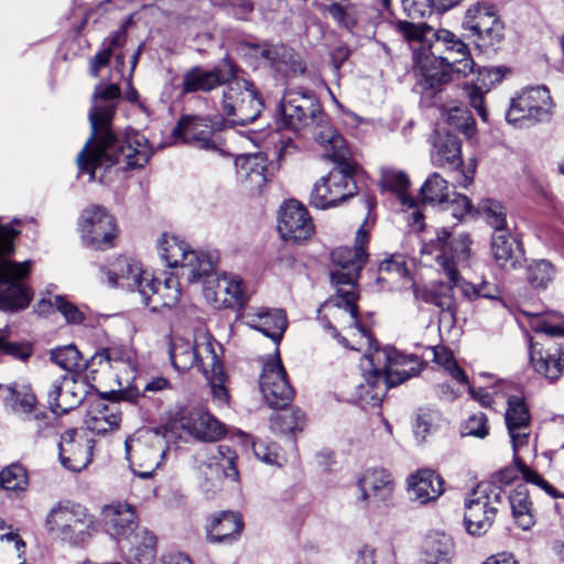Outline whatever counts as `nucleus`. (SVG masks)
Wrapping results in <instances>:
<instances>
[{
  "label": "nucleus",
  "instance_id": "obj_1",
  "mask_svg": "<svg viewBox=\"0 0 564 564\" xmlns=\"http://www.w3.org/2000/svg\"><path fill=\"white\" fill-rule=\"evenodd\" d=\"M120 97L117 84L98 85L94 91V105L89 112L91 134L77 155L79 172H86L94 178L99 167L123 164L124 169L143 166L152 155L148 139L138 133H129L118 139L111 132V121L116 111V101Z\"/></svg>",
  "mask_w": 564,
  "mask_h": 564
},
{
  "label": "nucleus",
  "instance_id": "obj_2",
  "mask_svg": "<svg viewBox=\"0 0 564 564\" xmlns=\"http://www.w3.org/2000/svg\"><path fill=\"white\" fill-rule=\"evenodd\" d=\"M471 239L468 234H459L452 238L451 232L442 229L436 232V237L424 246V252L440 251L435 257L441 272L448 279V285L444 283H434L432 286H417L412 284L413 296L417 302L433 304L441 311V322L448 321L454 324L457 313V302L454 296L453 288H458L463 297L469 302L478 299L495 300L499 297V290L496 284L484 281L474 284L459 274V270L469 269L474 262V256L470 250Z\"/></svg>",
  "mask_w": 564,
  "mask_h": 564
},
{
  "label": "nucleus",
  "instance_id": "obj_3",
  "mask_svg": "<svg viewBox=\"0 0 564 564\" xmlns=\"http://www.w3.org/2000/svg\"><path fill=\"white\" fill-rule=\"evenodd\" d=\"M397 30L413 43L414 72L422 93L429 96L441 93L442 86L448 83V72L440 57H452L464 47V42L451 31L435 30L426 23L399 21Z\"/></svg>",
  "mask_w": 564,
  "mask_h": 564
},
{
  "label": "nucleus",
  "instance_id": "obj_4",
  "mask_svg": "<svg viewBox=\"0 0 564 564\" xmlns=\"http://www.w3.org/2000/svg\"><path fill=\"white\" fill-rule=\"evenodd\" d=\"M369 241V234L362 225L356 232L355 246L339 247L332 251V260L339 268L330 273V279L337 289L336 297L329 300L326 305L345 310L349 312L351 325L359 330L361 336L367 343H370V337L365 327L360 326L358 322V295L355 290V284L359 278V272L368 260L366 246Z\"/></svg>",
  "mask_w": 564,
  "mask_h": 564
},
{
  "label": "nucleus",
  "instance_id": "obj_5",
  "mask_svg": "<svg viewBox=\"0 0 564 564\" xmlns=\"http://www.w3.org/2000/svg\"><path fill=\"white\" fill-rule=\"evenodd\" d=\"M18 234L10 225H0V310L3 311L23 310L32 300L30 289L22 282L29 275L31 262L4 259L13 253Z\"/></svg>",
  "mask_w": 564,
  "mask_h": 564
},
{
  "label": "nucleus",
  "instance_id": "obj_6",
  "mask_svg": "<svg viewBox=\"0 0 564 564\" xmlns=\"http://www.w3.org/2000/svg\"><path fill=\"white\" fill-rule=\"evenodd\" d=\"M536 336L530 345V362L535 372L550 381L564 373V325L538 317L531 323Z\"/></svg>",
  "mask_w": 564,
  "mask_h": 564
},
{
  "label": "nucleus",
  "instance_id": "obj_7",
  "mask_svg": "<svg viewBox=\"0 0 564 564\" xmlns=\"http://www.w3.org/2000/svg\"><path fill=\"white\" fill-rule=\"evenodd\" d=\"M369 365L367 382L372 388H381L386 392L406 379L416 376L422 362L413 355H402L392 347L377 348L366 356Z\"/></svg>",
  "mask_w": 564,
  "mask_h": 564
},
{
  "label": "nucleus",
  "instance_id": "obj_8",
  "mask_svg": "<svg viewBox=\"0 0 564 564\" xmlns=\"http://www.w3.org/2000/svg\"><path fill=\"white\" fill-rule=\"evenodd\" d=\"M93 525L94 517L87 508L69 500L56 502L45 518L48 534L72 546L85 543Z\"/></svg>",
  "mask_w": 564,
  "mask_h": 564
},
{
  "label": "nucleus",
  "instance_id": "obj_9",
  "mask_svg": "<svg viewBox=\"0 0 564 564\" xmlns=\"http://www.w3.org/2000/svg\"><path fill=\"white\" fill-rule=\"evenodd\" d=\"M336 163V167L314 184L310 194L311 206L318 209L334 208L357 193L354 180L356 164L351 161Z\"/></svg>",
  "mask_w": 564,
  "mask_h": 564
},
{
  "label": "nucleus",
  "instance_id": "obj_10",
  "mask_svg": "<svg viewBox=\"0 0 564 564\" xmlns=\"http://www.w3.org/2000/svg\"><path fill=\"white\" fill-rule=\"evenodd\" d=\"M221 108L232 124L246 126L260 116L263 102L254 86L235 73L223 91Z\"/></svg>",
  "mask_w": 564,
  "mask_h": 564
},
{
  "label": "nucleus",
  "instance_id": "obj_11",
  "mask_svg": "<svg viewBox=\"0 0 564 564\" xmlns=\"http://www.w3.org/2000/svg\"><path fill=\"white\" fill-rule=\"evenodd\" d=\"M502 491L491 485H479L465 498L464 525L470 535L480 536L492 525Z\"/></svg>",
  "mask_w": 564,
  "mask_h": 564
},
{
  "label": "nucleus",
  "instance_id": "obj_12",
  "mask_svg": "<svg viewBox=\"0 0 564 564\" xmlns=\"http://www.w3.org/2000/svg\"><path fill=\"white\" fill-rule=\"evenodd\" d=\"M552 107V98L546 87L527 88L511 99L506 119L514 126H529L547 120Z\"/></svg>",
  "mask_w": 564,
  "mask_h": 564
},
{
  "label": "nucleus",
  "instance_id": "obj_13",
  "mask_svg": "<svg viewBox=\"0 0 564 564\" xmlns=\"http://www.w3.org/2000/svg\"><path fill=\"white\" fill-rule=\"evenodd\" d=\"M357 502L365 509H380L392 505L395 480L383 467L367 468L357 479Z\"/></svg>",
  "mask_w": 564,
  "mask_h": 564
},
{
  "label": "nucleus",
  "instance_id": "obj_14",
  "mask_svg": "<svg viewBox=\"0 0 564 564\" xmlns=\"http://www.w3.org/2000/svg\"><path fill=\"white\" fill-rule=\"evenodd\" d=\"M79 229L84 242L97 250L113 247L118 235L115 217L100 205H91L83 210Z\"/></svg>",
  "mask_w": 564,
  "mask_h": 564
},
{
  "label": "nucleus",
  "instance_id": "obj_15",
  "mask_svg": "<svg viewBox=\"0 0 564 564\" xmlns=\"http://www.w3.org/2000/svg\"><path fill=\"white\" fill-rule=\"evenodd\" d=\"M282 126L294 131L319 124L322 110L314 95L289 90L281 100Z\"/></svg>",
  "mask_w": 564,
  "mask_h": 564
},
{
  "label": "nucleus",
  "instance_id": "obj_16",
  "mask_svg": "<svg viewBox=\"0 0 564 564\" xmlns=\"http://www.w3.org/2000/svg\"><path fill=\"white\" fill-rule=\"evenodd\" d=\"M176 142L189 143L206 151L227 155L224 140L210 124L208 118L198 116H182L172 131Z\"/></svg>",
  "mask_w": 564,
  "mask_h": 564
},
{
  "label": "nucleus",
  "instance_id": "obj_17",
  "mask_svg": "<svg viewBox=\"0 0 564 564\" xmlns=\"http://www.w3.org/2000/svg\"><path fill=\"white\" fill-rule=\"evenodd\" d=\"M124 447L128 459L138 467L133 468L134 474L141 478L152 477L164 460L167 449L165 442L159 435H153L149 442L127 438Z\"/></svg>",
  "mask_w": 564,
  "mask_h": 564
},
{
  "label": "nucleus",
  "instance_id": "obj_18",
  "mask_svg": "<svg viewBox=\"0 0 564 564\" xmlns=\"http://www.w3.org/2000/svg\"><path fill=\"white\" fill-rule=\"evenodd\" d=\"M278 230L283 240L300 242L313 235L314 225L305 206L290 199L281 207Z\"/></svg>",
  "mask_w": 564,
  "mask_h": 564
},
{
  "label": "nucleus",
  "instance_id": "obj_19",
  "mask_svg": "<svg viewBox=\"0 0 564 564\" xmlns=\"http://www.w3.org/2000/svg\"><path fill=\"white\" fill-rule=\"evenodd\" d=\"M259 384L263 398L271 408H284L293 399L294 391L280 359L264 364Z\"/></svg>",
  "mask_w": 564,
  "mask_h": 564
},
{
  "label": "nucleus",
  "instance_id": "obj_20",
  "mask_svg": "<svg viewBox=\"0 0 564 564\" xmlns=\"http://www.w3.org/2000/svg\"><path fill=\"white\" fill-rule=\"evenodd\" d=\"M463 26L490 45L500 42L503 37V24L494 7L489 4L477 3L469 8L466 11Z\"/></svg>",
  "mask_w": 564,
  "mask_h": 564
},
{
  "label": "nucleus",
  "instance_id": "obj_21",
  "mask_svg": "<svg viewBox=\"0 0 564 564\" xmlns=\"http://www.w3.org/2000/svg\"><path fill=\"white\" fill-rule=\"evenodd\" d=\"M138 292L142 303L153 312L175 306L181 297L180 283L174 275L161 281L149 273Z\"/></svg>",
  "mask_w": 564,
  "mask_h": 564
},
{
  "label": "nucleus",
  "instance_id": "obj_22",
  "mask_svg": "<svg viewBox=\"0 0 564 564\" xmlns=\"http://www.w3.org/2000/svg\"><path fill=\"white\" fill-rule=\"evenodd\" d=\"M235 77V66L229 61H224L210 70H205L199 66L192 67L183 75L184 94L208 93L218 86L227 85Z\"/></svg>",
  "mask_w": 564,
  "mask_h": 564
},
{
  "label": "nucleus",
  "instance_id": "obj_23",
  "mask_svg": "<svg viewBox=\"0 0 564 564\" xmlns=\"http://www.w3.org/2000/svg\"><path fill=\"white\" fill-rule=\"evenodd\" d=\"M239 318L247 326L257 329L278 344L288 327L286 314L280 308L250 306L245 308Z\"/></svg>",
  "mask_w": 564,
  "mask_h": 564
},
{
  "label": "nucleus",
  "instance_id": "obj_24",
  "mask_svg": "<svg viewBox=\"0 0 564 564\" xmlns=\"http://www.w3.org/2000/svg\"><path fill=\"white\" fill-rule=\"evenodd\" d=\"M101 522L105 531L120 544L130 540L131 534L139 527L134 507L120 502L102 508Z\"/></svg>",
  "mask_w": 564,
  "mask_h": 564
},
{
  "label": "nucleus",
  "instance_id": "obj_25",
  "mask_svg": "<svg viewBox=\"0 0 564 564\" xmlns=\"http://www.w3.org/2000/svg\"><path fill=\"white\" fill-rule=\"evenodd\" d=\"M61 464L68 470L80 471L91 462L94 441L78 436L76 430H68L58 444Z\"/></svg>",
  "mask_w": 564,
  "mask_h": 564
},
{
  "label": "nucleus",
  "instance_id": "obj_26",
  "mask_svg": "<svg viewBox=\"0 0 564 564\" xmlns=\"http://www.w3.org/2000/svg\"><path fill=\"white\" fill-rule=\"evenodd\" d=\"M431 161L434 166L457 170L463 164L462 142L445 129L435 130L431 137Z\"/></svg>",
  "mask_w": 564,
  "mask_h": 564
},
{
  "label": "nucleus",
  "instance_id": "obj_27",
  "mask_svg": "<svg viewBox=\"0 0 564 564\" xmlns=\"http://www.w3.org/2000/svg\"><path fill=\"white\" fill-rule=\"evenodd\" d=\"M121 422V405L116 400L98 399L90 403L85 416L87 430L104 435L117 430Z\"/></svg>",
  "mask_w": 564,
  "mask_h": 564
},
{
  "label": "nucleus",
  "instance_id": "obj_28",
  "mask_svg": "<svg viewBox=\"0 0 564 564\" xmlns=\"http://www.w3.org/2000/svg\"><path fill=\"white\" fill-rule=\"evenodd\" d=\"M47 397L53 413H67L83 402L84 387L75 380L74 375H65L53 382Z\"/></svg>",
  "mask_w": 564,
  "mask_h": 564
},
{
  "label": "nucleus",
  "instance_id": "obj_29",
  "mask_svg": "<svg viewBox=\"0 0 564 564\" xmlns=\"http://www.w3.org/2000/svg\"><path fill=\"white\" fill-rule=\"evenodd\" d=\"M101 273L110 286L126 288L130 291H139L149 274L139 261L128 258H118L112 268H102Z\"/></svg>",
  "mask_w": 564,
  "mask_h": 564
},
{
  "label": "nucleus",
  "instance_id": "obj_30",
  "mask_svg": "<svg viewBox=\"0 0 564 564\" xmlns=\"http://www.w3.org/2000/svg\"><path fill=\"white\" fill-rule=\"evenodd\" d=\"M506 424L514 451L528 443L530 435V413L529 409L520 397L512 395L508 399L506 411Z\"/></svg>",
  "mask_w": 564,
  "mask_h": 564
},
{
  "label": "nucleus",
  "instance_id": "obj_31",
  "mask_svg": "<svg viewBox=\"0 0 564 564\" xmlns=\"http://www.w3.org/2000/svg\"><path fill=\"white\" fill-rule=\"evenodd\" d=\"M180 427L188 435L202 441H216L224 433V425L210 413L192 410L180 420Z\"/></svg>",
  "mask_w": 564,
  "mask_h": 564
},
{
  "label": "nucleus",
  "instance_id": "obj_32",
  "mask_svg": "<svg viewBox=\"0 0 564 564\" xmlns=\"http://www.w3.org/2000/svg\"><path fill=\"white\" fill-rule=\"evenodd\" d=\"M196 367L204 376L210 373H220L224 370L218 351H221L220 345L205 332L196 334L194 341Z\"/></svg>",
  "mask_w": 564,
  "mask_h": 564
},
{
  "label": "nucleus",
  "instance_id": "obj_33",
  "mask_svg": "<svg viewBox=\"0 0 564 564\" xmlns=\"http://www.w3.org/2000/svg\"><path fill=\"white\" fill-rule=\"evenodd\" d=\"M409 494L411 499L425 505L435 501L444 491L443 479L433 470H420L409 478Z\"/></svg>",
  "mask_w": 564,
  "mask_h": 564
},
{
  "label": "nucleus",
  "instance_id": "obj_34",
  "mask_svg": "<svg viewBox=\"0 0 564 564\" xmlns=\"http://www.w3.org/2000/svg\"><path fill=\"white\" fill-rule=\"evenodd\" d=\"M243 527L241 518L234 512H220L209 519L206 525L207 540L210 543H227L235 540Z\"/></svg>",
  "mask_w": 564,
  "mask_h": 564
},
{
  "label": "nucleus",
  "instance_id": "obj_35",
  "mask_svg": "<svg viewBox=\"0 0 564 564\" xmlns=\"http://www.w3.org/2000/svg\"><path fill=\"white\" fill-rule=\"evenodd\" d=\"M131 564H142L154 556L156 538L144 528H139L131 534L130 540L122 543Z\"/></svg>",
  "mask_w": 564,
  "mask_h": 564
},
{
  "label": "nucleus",
  "instance_id": "obj_36",
  "mask_svg": "<svg viewBox=\"0 0 564 564\" xmlns=\"http://www.w3.org/2000/svg\"><path fill=\"white\" fill-rule=\"evenodd\" d=\"M217 261L218 257L216 254L197 252L191 249L178 268L182 270V276L188 282H195L208 275L214 270Z\"/></svg>",
  "mask_w": 564,
  "mask_h": 564
},
{
  "label": "nucleus",
  "instance_id": "obj_37",
  "mask_svg": "<svg viewBox=\"0 0 564 564\" xmlns=\"http://www.w3.org/2000/svg\"><path fill=\"white\" fill-rule=\"evenodd\" d=\"M423 553L426 564H449L453 555V541L444 533H431L424 539Z\"/></svg>",
  "mask_w": 564,
  "mask_h": 564
},
{
  "label": "nucleus",
  "instance_id": "obj_38",
  "mask_svg": "<svg viewBox=\"0 0 564 564\" xmlns=\"http://www.w3.org/2000/svg\"><path fill=\"white\" fill-rule=\"evenodd\" d=\"M315 139L324 148L325 155L332 161H350V151L345 140L330 126H319V130L315 132Z\"/></svg>",
  "mask_w": 564,
  "mask_h": 564
},
{
  "label": "nucleus",
  "instance_id": "obj_39",
  "mask_svg": "<svg viewBox=\"0 0 564 564\" xmlns=\"http://www.w3.org/2000/svg\"><path fill=\"white\" fill-rule=\"evenodd\" d=\"M512 516L522 530H529L534 524L532 502L525 485H519L509 496Z\"/></svg>",
  "mask_w": 564,
  "mask_h": 564
},
{
  "label": "nucleus",
  "instance_id": "obj_40",
  "mask_svg": "<svg viewBox=\"0 0 564 564\" xmlns=\"http://www.w3.org/2000/svg\"><path fill=\"white\" fill-rule=\"evenodd\" d=\"M519 246L514 238L507 231L494 232L491 250L494 259L501 268H513L516 264V252Z\"/></svg>",
  "mask_w": 564,
  "mask_h": 564
},
{
  "label": "nucleus",
  "instance_id": "obj_41",
  "mask_svg": "<svg viewBox=\"0 0 564 564\" xmlns=\"http://www.w3.org/2000/svg\"><path fill=\"white\" fill-rule=\"evenodd\" d=\"M217 289L218 291L214 293V300L218 301V294L224 293L228 297H225L223 302L228 306H242L248 300L246 288L241 278L238 275L224 274L220 279L217 280Z\"/></svg>",
  "mask_w": 564,
  "mask_h": 564
},
{
  "label": "nucleus",
  "instance_id": "obj_42",
  "mask_svg": "<svg viewBox=\"0 0 564 564\" xmlns=\"http://www.w3.org/2000/svg\"><path fill=\"white\" fill-rule=\"evenodd\" d=\"M442 116L448 127L462 132L467 138L475 133V121L470 112L457 102L442 106Z\"/></svg>",
  "mask_w": 564,
  "mask_h": 564
},
{
  "label": "nucleus",
  "instance_id": "obj_43",
  "mask_svg": "<svg viewBox=\"0 0 564 564\" xmlns=\"http://www.w3.org/2000/svg\"><path fill=\"white\" fill-rule=\"evenodd\" d=\"M194 344L183 338H174L170 346V358L175 369L186 371L195 367Z\"/></svg>",
  "mask_w": 564,
  "mask_h": 564
},
{
  "label": "nucleus",
  "instance_id": "obj_44",
  "mask_svg": "<svg viewBox=\"0 0 564 564\" xmlns=\"http://www.w3.org/2000/svg\"><path fill=\"white\" fill-rule=\"evenodd\" d=\"M271 430L278 433H294L301 431L305 423V414L300 409H286L275 413L270 419Z\"/></svg>",
  "mask_w": 564,
  "mask_h": 564
},
{
  "label": "nucleus",
  "instance_id": "obj_45",
  "mask_svg": "<svg viewBox=\"0 0 564 564\" xmlns=\"http://www.w3.org/2000/svg\"><path fill=\"white\" fill-rule=\"evenodd\" d=\"M261 55L279 72H286L289 68L296 70L297 67L303 70L295 61L293 51L285 45H269L262 50Z\"/></svg>",
  "mask_w": 564,
  "mask_h": 564
},
{
  "label": "nucleus",
  "instance_id": "obj_46",
  "mask_svg": "<svg viewBox=\"0 0 564 564\" xmlns=\"http://www.w3.org/2000/svg\"><path fill=\"white\" fill-rule=\"evenodd\" d=\"M189 250L186 242L174 236L164 235L160 242V254L166 265L171 268H178Z\"/></svg>",
  "mask_w": 564,
  "mask_h": 564
},
{
  "label": "nucleus",
  "instance_id": "obj_47",
  "mask_svg": "<svg viewBox=\"0 0 564 564\" xmlns=\"http://www.w3.org/2000/svg\"><path fill=\"white\" fill-rule=\"evenodd\" d=\"M420 195L424 203H446L449 197L448 183L438 173H433L422 185Z\"/></svg>",
  "mask_w": 564,
  "mask_h": 564
},
{
  "label": "nucleus",
  "instance_id": "obj_48",
  "mask_svg": "<svg viewBox=\"0 0 564 564\" xmlns=\"http://www.w3.org/2000/svg\"><path fill=\"white\" fill-rule=\"evenodd\" d=\"M442 66L448 72V82L451 80V74L455 73L462 76H467L474 70V61L470 57L467 45L464 43V47L454 53L452 57L449 55H442Z\"/></svg>",
  "mask_w": 564,
  "mask_h": 564
},
{
  "label": "nucleus",
  "instance_id": "obj_49",
  "mask_svg": "<svg viewBox=\"0 0 564 564\" xmlns=\"http://www.w3.org/2000/svg\"><path fill=\"white\" fill-rule=\"evenodd\" d=\"M381 185L386 189L398 194L400 199L405 203V191L410 185V178L404 171L394 167L381 169Z\"/></svg>",
  "mask_w": 564,
  "mask_h": 564
},
{
  "label": "nucleus",
  "instance_id": "obj_50",
  "mask_svg": "<svg viewBox=\"0 0 564 564\" xmlns=\"http://www.w3.org/2000/svg\"><path fill=\"white\" fill-rule=\"evenodd\" d=\"M51 359L54 364L70 373L78 371L83 366L82 355L74 345H67L52 350Z\"/></svg>",
  "mask_w": 564,
  "mask_h": 564
},
{
  "label": "nucleus",
  "instance_id": "obj_51",
  "mask_svg": "<svg viewBox=\"0 0 564 564\" xmlns=\"http://www.w3.org/2000/svg\"><path fill=\"white\" fill-rule=\"evenodd\" d=\"M554 274L553 265L545 260L534 261L528 267V281L534 289H545Z\"/></svg>",
  "mask_w": 564,
  "mask_h": 564
},
{
  "label": "nucleus",
  "instance_id": "obj_52",
  "mask_svg": "<svg viewBox=\"0 0 564 564\" xmlns=\"http://www.w3.org/2000/svg\"><path fill=\"white\" fill-rule=\"evenodd\" d=\"M0 486L6 490H24L28 486L26 470L12 464L0 471Z\"/></svg>",
  "mask_w": 564,
  "mask_h": 564
},
{
  "label": "nucleus",
  "instance_id": "obj_53",
  "mask_svg": "<svg viewBox=\"0 0 564 564\" xmlns=\"http://www.w3.org/2000/svg\"><path fill=\"white\" fill-rule=\"evenodd\" d=\"M480 209L485 215L487 223L494 228L495 232L508 230L506 210L499 202L486 199L481 203Z\"/></svg>",
  "mask_w": 564,
  "mask_h": 564
},
{
  "label": "nucleus",
  "instance_id": "obj_54",
  "mask_svg": "<svg viewBox=\"0 0 564 564\" xmlns=\"http://www.w3.org/2000/svg\"><path fill=\"white\" fill-rule=\"evenodd\" d=\"M433 356L435 364L443 367L444 370L447 371L448 375H451L455 380H457L460 383H465L467 381V377L464 370H462L457 366L454 356L449 349H447L444 346L434 347Z\"/></svg>",
  "mask_w": 564,
  "mask_h": 564
},
{
  "label": "nucleus",
  "instance_id": "obj_55",
  "mask_svg": "<svg viewBox=\"0 0 564 564\" xmlns=\"http://www.w3.org/2000/svg\"><path fill=\"white\" fill-rule=\"evenodd\" d=\"M130 351L121 346H110L102 348L93 357L99 365L106 362L111 368H119L130 362Z\"/></svg>",
  "mask_w": 564,
  "mask_h": 564
},
{
  "label": "nucleus",
  "instance_id": "obj_56",
  "mask_svg": "<svg viewBox=\"0 0 564 564\" xmlns=\"http://www.w3.org/2000/svg\"><path fill=\"white\" fill-rule=\"evenodd\" d=\"M238 167L245 172V176L257 183L264 181L265 160L262 154L246 155L237 161Z\"/></svg>",
  "mask_w": 564,
  "mask_h": 564
},
{
  "label": "nucleus",
  "instance_id": "obj_57",
  "mask_svg": "<svg viewBox=\"0 0 564 564\" xmlns=\"http://www.w3.org/2000/svg\"><path fill=\"white\" fill-rule=\"evenodd\" d=\"M171 382L164 377H153L144 386L142 393L137 390L121 392L122 399L129 402H135L140 395L156 394L171 390Z\"/></svg>",
  "mask_w": 564,
  "mask_h": 564
},
{
  "label": "nucleus",
  "instance_id": "obj_58",
  "mask_svg": "<svg viewBox=\"0 0 564 564\" xmlns=\"http://www.w3.org/2000/svg\"><path fill=\"white\" fill-rule=\"evenodd\" d=\"M56 310L63 315L69 325H82L86 321L85 313L66 297L57 295L53 301Z\"/></svg>",
  "mask_w": 564,
  "mask_h": 564
},
{
  "label": "nucleus",
  "instance_id": "obj_59",
  "mask_svg": "<svg viewBox=\"0 0 564 564\" xmlns=\"http://www.w3.org/2000/svg\"><path fill=\"white\" fill-rule=\"evenodd\" d=\"M379 271L381 274L388 273V274H394L399 278L405 279L408 282H410V289L413 291L412 284H415L409 276V271L405 264V259L401 254L391 256L390 258L384 259L380 265ZM431 284L430 286H432ZM417 286H420L417 284Z\"/></svg>",
  "mask_w": 564,
  "mask_h": 564
},
{
  "label": "nucleus",
  "instance_id": "obj_60",
  "mask_svg": "<svg viewBox=\"0 0 564 564\" xmlns=\"http://www.w3.org/2000/svg\"><path fill=\"white\" fill-rule=\"evenodd\" d=\"M488 434L487 416L482 412L471 414L462 426L463 436L485 438Z\"/></svg>",
  "mask_w": 564,
  "mask_h": 564
},
{
  "label": "nucleus",
  "instance_id": "obj_61",
  "mask_svg": "<svg viewBox=\"0 0 564 564\" xmlns=\"http://www.w3.org/2000/svg\"><path fill=\"white\" fill-rule=\"evenodd\" d=\"M209 382L213 400L218 405H226L229 401V392L226 386L227 376L224 370L220 373H210L205 376Z\"/></svg>",
  "mask_w": 564,
  "mask_h": 564
},
{
  "label": "nucleus",
  "instance_id": "obj_62",
  "mask_svg": "<svg viewBox=\"0 0 564 564\" xmlns=\"http://www.w3.org/2000/svg\"><path fill=\"white\" fill-rule=\"evenodd\" d=\"M236 454L226 445H219L217 448V456H215L216 464L223 469L227 478L236 480L238 478V470L236 467Z\"/></svg>",
  "mask_w": 564,
  "mask_h": 564
},
{
  "label": "nucleus",
  "instance_id": "obj_63",
  "mask_svg": "<svg viewBox=\"0 0 564 564\" xmlns=\"http://www.w3.org/2000/svg\"><path fill=\"white\" fill-rule=\"evenodd\" d=\"M252 448L256 457L267 464L281 465L283 460V456L274 443L256 441L252 443Z\"/></svg>",
  "mask_w": 564,
  "mask_h": 564
},
{
  "label": "nucleus",
  "instance_id": "obj_64",
  "mask_svg": "<svg viewBox=\"0 0 564 564\" xmlns=\"http://www.w3.org/2000/svg\"><path fill=\"white\" fill-rule=\"evenodd\" d=\"M438 417L437 412L431 410H421L415 420L414 434L420 441H424Z\"/></svg>",
  "mask_w": 564,
  "mask_h": 564
}]
</instances>
